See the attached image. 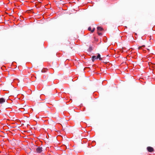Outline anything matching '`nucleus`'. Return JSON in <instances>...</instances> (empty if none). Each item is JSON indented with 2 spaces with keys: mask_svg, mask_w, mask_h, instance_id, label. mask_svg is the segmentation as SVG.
<instances>
[{
  "mask_svg": "<svg viewBox=\"0 0 155 155\" xmlns=\"http://www.w3.org/2000/svg\"><path fill=\"white\" fill-rule=\"evenodd\" d=\"M147 150L149 152H152L154 151L153 148L150 147H148L147 148Z\"/></svg>",
  "mask_w": 155,
  "mask_h": 155,
  "instance_id": "obj_3",
  "label": "nucleus"
},
{
  "mask_svg": "<svg viewBox=\"0 0 155 155\" xmlns=\"http://www.w3.org/2000/svg\"><path fill=\"white\" fill-rule=\"evenodd\" d=\"M138 49L140 50H142L143 51L144 53H145L146 52V49L145 48V45H142V46L139 47Z\"/></svg>",
  "mask_w": 155,
  "mask_h": 155,
  "instance_id": "obj_1",
  "label": "nucleus"
},
{
  "mask_svg": "<svg viewBox=\"0 0 155 155\" xmlns=\"http://www.w3.org/2000/svg\"><path fill=\"white\" fill-rule=\"evenodd\" d=\"M147 49V50H149L148 49Z\"/></svg>",
  "mask_w": 155,
  "mask_h": 155,
  "instance_id": "obj_10",
  "label": "nucleus"
},
{
  "mask_svg": "<svg viewBox=\"0 0 155 155\" xmlns=\"http://www.w3.org/2000/svg\"><path fill=\"white\" fill-rule=\"evenodd\" d=\"M97 59H99L100 60H102V58L101 57V55L99 54H97Z\"/></svg>",
  "mask_w": 155,
  "mask_h": 155,
  "instance_id": "obj_8",
  "label": "nucleus"
},
{
  "mask_svg": "<svg viewBox=\"0 0 155 155\" xmlns=\"http://www.w3.org/2000/svg\"><path fill=\"white\" fill-rule=\"evenodd\" d=\"M103 30V29L102 28L100 27H97V33L99 35H101V33H100L99 32Z\"/></svg>",
  "mask_w": 155,
  "mask_h": 155,
  "instance_id": "obj_2",
  "label": "nucleus"
},
{
  "mask_svg": "<svg viewBox=\"0 0 155 155\" xmlns=\"http://www.w3.org/2000/svg\"><path fill=\"white\" fill-rule=\"evenodd\" d=\"M95 29V28H93L92 29H91V27H89L88 28V30L89 31H91V32L93 33L94 32V30Z\"/></svg>",
  "mask_w": 155,
  "mask_h": 155,
  "instance_id": "obj_5",
  "label": "nucleus"
},
{
  "mask_svg": "<svg viewBox=\"0 0 155 155\" xmlns=\"http://www.w3.org/2000/svg\"><path fill=\"white\" fill-rule=\"evenodd\" d=\"M96 59H97V58L95 56H93L92 57V60L93 61H94Z\"/></svg>",
  "mask_w": 155,
  "mask_h": 155,
  "instance_id": "obj_7",
  "label": "nucleus"
},
{
  "mask_svg": "<svg viewBox=\"0 0 155 155\" xmlns=\"http://www.w3.org/2000/svg\"><path fill=\"white\" fill-rule=\"evenodd\" d=\"M5 101V100L3 98H0V104H2Z\"/></svg>",
  "mask_w": 155,
  "mask_h": 155,
  "instance_id": "obj_6",
  "label": "nucleus"
},
{
  "mask_svg": "<svg viewBox=\"0 0 155 155\" xmlns=\"http://www.w3.org/2000/svg\"><path fill=\"white\" fill-rule=\"evenodd\" d=\"M42 148L41 147H38L36 149V151L38 153H41L42 151Z\"/></svg>",
  "mask_w": 155,
  "mask_h": 155,
  "instance_id": "obj_4",
  "label": "nucleus"
},
{
  "mask_svg": "<svg viewBox=\"0 0 155 155\" xmlns=\"http://www.w3.org/2000/svg\"><path fill=\"white\" fill-rule=\"evenodd\" d=\"M47 71V69L46 68H44L43 69L42 71H41L42 72H46Z\"/></svg>",
  "mask_w": 155,
  "mask_h": 155,
  "instance_id": "obj_9",
  "label": "nucleus"
}]
</instances>
